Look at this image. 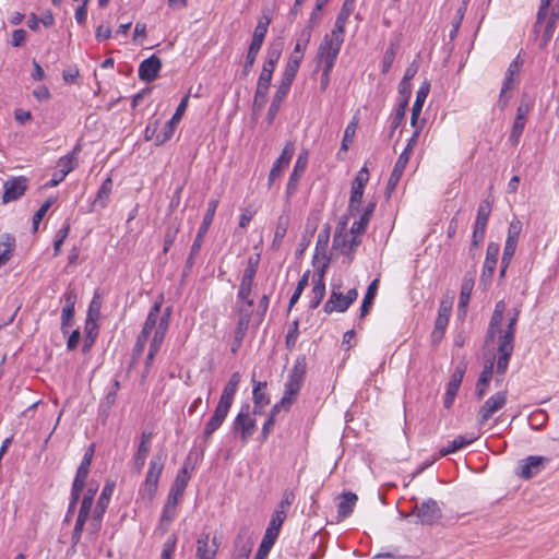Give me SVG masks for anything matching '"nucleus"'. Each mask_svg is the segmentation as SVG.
Listing matches in <instances>:
<instances>
[{"label": "nucleus", "instance_id": "nucleus-1", "mask_svg": "<svg viewBox=\"0 0 559 559\" xmlns=\"http://www.w3.org/2000/svg\"><path fill=\"white\" fill-rule=\"evenodd\" d=\"M552 0H540V5L536 16V23L534 25V32L539 33L543 27L542 38L539 43V47L542 49L546 48L549 41L551 40L557 20L559 19V7H551Z\"/></svg>", "mask_w": 559, "mask_h": 559}, {"label": "nucleus", "instance_id": "nucleus-2", "mask_svg": "<svg viewBox=\"0 0 559 559\" xmlns=\"http://www.w3.org/2000/svg\"><path fill=\"white\" fill-rule=\"evenodd\" d=\"M307 372V361L305 356L296 358L294 366L288 372L284 385V394L281 399V405L294 404L299 395Z\"/></svg>", "mask_w": 559, "mask_h": 559}, {"label": "nucleus", "instance_id": "nucleus-3", "mask_svg": "<svg viewBox=\"0 0 559 559\" xmlns=\"http://www.w3.org/2000/svg\"><path fill=\"white\" fill-rule=\"evenodd\" d=\"M344 35L343 33H336L334 29L330 34L324 35L316 56L317 67L334 68L344 43Z\"/></svg>", "mask_w": 559, "mask_h": 559}, {"label": "nucleus", "instance_id": "nucleus-4", "mask_svg": "<svg viewBox=\"0 0 559 559\" xmlns=\"http://www.w3.org/2000/svg\"><path fill=\"white\" fill-rule=\"evenodd\" d=\"M217 205H218V200L217 199L210 200L209 203H207L206 213H205V215L203 217L201 226L198 229L197 236H195V238L193 240V243H192V246L190 248L189 255H188V258L186 260V265H185V269L182 271V276L183 277L188 276V274L190 273L191 269L194 265L195 257L199 254V251H200V249L202 247L204 237H205V235H206L211 224L213 223V218H214Z\"/></svg>", "mask_w": 559, "mask_h": 559}, {"label": "nucleus", "instance_id": "nucleus-5", "mask_svg": "<svg viewBox=\"0 0 559 559\" xmlns=\"http://www.w3.org/2000/svg\"><path fill=\"white\" fill-rule=\"evenodd\" d=\"M166 454L158 452L150 461L145 480L140 488V495L152 502L157 493L158 483L164 469Z\"/></svg>", "mask_w": 559, "mask_h": 559}, {"label": "nucleus", "instance_id": "nucleus-6", "mask_svg": "<svg viewBox=\"0 0 559 559\" xmlns=\"http://www.w3.org/2000/svg\"><path fill=\"white\" fill-rule=\"evenodd\" d=\"M269 24L270 19L267 16H263L258 21V24L253 31L251 43L246 55L245 63L240 72V79H247L250 72L252 71L253 64L255 62V59L259 55V51L263 45L265 35L267 33Z\"/></svg>", "mask_w": 559, "mask_h": 559}, {"label": "nucleus", "instance_id": "nucleus-7", "mask_svg": "<svg viewBox=\"0 0 559 559\" xmlns=\"http://www.w3.org/2000/svg\"><path fill=\"white\" fill-rule=\"evenodd\" d=\"M257 430V420L250 415V405L243 404L231 424V432L241 444H247Z\"/></svg>", "mask_w": 559, "mask_h": 559}, {"label": "nucleus", "instance_id": "nucleus-8", "mask_svg": "<svg viewBox=\"0 0 559 559\" xmlns=\"http://www.w3.org/2000/svg\"><path fill=\"white\" fill-rule=\"evenodd\" d=\"M409 515H415L421 525L432 526L442 519V509L437 500L428 498L420 503L416 502L412 511L403 516Z\"/></svg>", "mask_w": 559, "mask_h": 559}, {"label": "nucleus", "instance_id": "nucleus-9", "mask_svg": "<svg viewBox=\"0 0 559 559\" xmlns=\"http://www.w3.org/2000/svg\"><path fill=\"white\" fill-rule=\"evenodd\" d=\"M507 404V391H498L487 399L477 414V425L483 427L498 411Z\"/></svg>", "mask_w": 559, "mask_h": 559}, {"label": "nucleus", "instance_id": "nucleus-10", "mask_svg": "<svg viewBox=\"0 0 559 559\" xmlns=\"http://www.w3.org/2000/svg\"><path fill=\"white\" fill-rule=\"evenodd\" d=\"M28 182L29 180L25 176L9 178L3 183L2 203L8 204L21 199L28 189Z\"/></svg>", "mask_w": 559, "mask_h": 559}, {"label": "nucleus", "instance_id": "nucleus-11", "mask_svg": "<svg viewBox=\"0 0 559 559\" xmlns=\"http://www.w3.org/2000/svg\"><path fill=\"white\" fill-rule=\"evenodd\" d=\"M188 103H189V95H186L180 100V103H179L178 107L176 108V111L173 115V117L170 118V120H168L165 123L164 128L156 135V145H163L164 143L168 142L173 138L177 124L179 123L183 114L187 110Z\"/></svg>", "mask_w": 559, "mask_h": 559}, {"label": "nucleus", "instance_id": "nucleus-12", "mask_svg": "<svg viewBox=\"0 0 559 559\" xmlns=\"http://www.w3.org/2000/svg\"><path fill=\"white\" fill-rule=\"evenodd\" d=\"M195 463L192 461V452L186 457L182 467L178 471L176 478L168 493L181 498L191 478V472L194 469Z\"/></svg>", "mask_w": 559, "mask_h": 559}, {"label": "nucleus", "instance_id": "nucleus-13", "mask_svg": "<svg viewBox=\"0 0 559 559\" xmlns=\"http://www.w3.org/2000/svg\"><path fill=\"white\" fill-rule=\"evenodd\" d=\"M550 462L547 456L530 455L521 461L520 476L524 479H531L538 475Z\"/></svg>", "mask_w": 559, "mask_h": 559}, {"label": "nucleus", "instance_id": "nucleus-14", "mask_svg": "<svg viewBox=\"0 0 559 559\" xmlns=\"http://www.w3.org/2000/svg\"><path fill=\"white\" fill-rule=\"evenodd\" d=\"M181 498L168 493L166 503L163 508L160 519L158 522L157 530L162 532V534H165L168 532L170 524L174 522V520L177 516V506L179 503V500Z\"/></svg>", "mask_w": 559, "mask_h": 559}, {"label": "nucleus", "instance_id": "nucleus-15", "mask_svg": "<svg viewBox=\"0 0 559 559\" xmlns=\"http://www.w3.org/2000/svg\"><path fill=\"white\" fill-rule=\"evenodd\" d=\"M308 164V152H301L295 163L294 169L289 176L286 186V199L289 200L297 190L301 175L305 173Z\"/></svg>", "mask_w": 559, "mask_h": 559}, {"label": "nucleus", "instance_id": "nucleus-16", "mask_svg": "<svg viewBox=\"0 0 559 559\" xmlns=\"http://www.w3.org/2000/svg\"><path fill=\"white\" fill-rule=\"evenodd\" d=\"M281 528L282 526L281 525H277V523L275 522H270L266 530H265V533H264V536L262 538V542L258 548V551L254 556V559H266L272 547L274 546L278 535H280V532H281Z\"/></svg>", "mask_w": 559, "mask_h": 559}, {"label": "nucleus", "instance_id": "nucleus-17", "mask_svg": "<svg viewBox=\"0 0 559 559\" xmlns=\"http://www.w3.org/2000/svg\"><path fill=\"white\" fill-rule=\"evenodd\" d=\"M162 69V60L152 55L144 59L139 66V79L143 82L150 83L158 78Z\"/></svg>", "mask_w": 559, "mask_h": 559}, {"label": "nucleus", "instance_id": "nucleus-18", "mask_svg": "<svg viewBox=\"0 0 559 559\" xmlns=\"http://www.w3.org/2000/svg\"><path fill=\"white\" fill-rule=\"evenodd\" d=\"M230 408L217 403L213 415L210 417L203 429V439L207 442L213 433L223 425Z\"/></svg>", "mask_w": 559, "mask_h": 559}, {"label": "nucleus", "instance_id": "nucleus-19", "mask_svg": "<svg viewBox=\"0 0 559 559\" xmlns=\"http://www.w3.org/2000/svg\"><path fill=\"white\" fill-rule=\"evenodd\" d=\"M500 251V246L497 242H489L486 250V258L483 265V272L480 275V281L484 283L490 282L492 275L495 273L498 255Z\"/></svg>", "mask_w": 559, "mask_h": 559}, {"label": "nucleus", "instance_id": "nucleus-20", "mask_svg": "<svg viewBox=\"0 0 559 559\" xmlns=\"http://www.w3.org/2000/svg\"><path fill=\"white\" fill-rule=\"evenodd\" d=\"M295 152V145L293 142H287L284 146L282 154L275 160L270 175H269V183L271 185L282 173V170L287 167L293 158Z\"/></svg>", "mask_w": 559, "mask_h": 559}, {"label": "nucleus", "instance_id": "nucleus-21", "mask_svg": "<svg viewBox=\"0 0 559 559\" xmlns=\"http://www.w3.org/2000/svg\"><path fill=\"white\" fill-rule=\"evenodd\" d=\"M152 437L153 433L151 431L144 430L141 435V441L133 457V468L136 473H140L145 465L146 457L151 450Z\"/></svg>", "mask_w": 559, "mask_h": 559}, {"label": "nucleus", "instance_id": "nucleus-22", "mask_svg": "<svg viewBox=\"0 0 559 559\" xmlns=\"http://www.w3.org/2000/svg\"><path fill=\"white\" fill-rule=\"evenodd\" d=\"M408 160H409V156H407L406 153L400 154V156L393 167V170L390 175V178L388 180V185L385 188V197L388 199L391 197V193L395 190Z\"/></svg>", "mask_w": 559, "mask_h": 559}, {"label": "nucleus", "instance_id": "nucleus-23", "mask_svg": "<svg viewBox=\"0 0 559 559\" xmlns=\"http://www.w3.org/2000/svg\"><path fill=\"white\" fill-rule=\"evenodd\" d=\"M493 368H495V360L493 359L488 360L479 374V378H478V380L476 382V386H475V395L478 400H481L488 391V386H489V383H490V381L492 379V374H493Z\"/></svg>", "mask_w": 559, "mask_h": 559}, {"label": "nucleus", "instance_id": "nucleus-24", "mask_svg": "<svg viewBox=\"0 0 559 559\" xmlns=\"http://www.w3.org/2000/svg\"><path fill=\"white\" fill-rule=\"evenodd\" d=\"M295 500V495L292 490H285L283 497L274 510L270 522H275L277 525H283L287 516V511Z\"/></svg>", "mask_w": 559, "mask_h": 559}, {"label": "nucleus", "instance_id": "nucleus-25", "mask_svg": "<svg viewBox=\"0 0 559 559\" xmlns=\"http://www.w3.org/2000/svg\"><path fill=\"white\" fill-rule=\"evenodd\" d=\"M82 150L81 144H76L73 150L64 156H61L57 162L58 171L61 178H66L78 166V155Z\"/></svg>", "mask_w": 559, "mask_h": 559}, {"label": "nucleus", "instance_id": "nucleus-26", "mask_svg": "<svg viewBox=\"0 0 559 559\" xmlns=\"http://www.w3.org/2000/svg\"><path fill=\"white\" fill-rule=\"evenodd\" d=\"M430 91V83L428 81H424L420 87L418 88L416 93V99L412 108V116H411V124L413 128H416L418 123V118L420 116V112L423 110V106L427 99V96Z\"/></svg>", "mask_w": 559, "mask_h": 559}, {"label": "nucleus", "instance_id": "nucleus-27", "mask_svg": "<svg viewBox=\"0 0 559 559\" xmlns=\"http://www.w3.org/2000/svg\"><path fill=\"white\" fill-rule=\"evenodd\" d=\"M210 535L204 534L201 535L197 540V550L195 557L197 559H215L218 545L216 544V539L213 538L212 546L209 545Z\"/></svg>", "mask_w": 559, "mask_h": 559}, {"label": "nucleus", "instance_id": "nucleus-28", "mask_svg": "<svg viewBox=\"0 0 559 559\" xmlns=\"http://www.w3.org/2000/svg\"><path fill=\"white\" fill-rule=\"evenodd\" d=\"M478 439V436H475L474 433H467L464 436H457L452 441L449 442V444L444 448H442L439 452L440 456H447L449 454L455 453L463 448L472 444L474 441Z\"/></svg>", "mask_w": 559, "mask_h": 559}, {"label": "nucleus", "instance_id": "nucleus-29", "mask_svg": "<svg viewBox=\"0 0 559 559\" xmlns=\"http://www.w3.org/2000/svg\"><path fill=\"white\" fill-rule=\"evenodd\" d=\"M112 179L107 177L100 185L95 199L91 204V212L97 209H105L108 204L109 197L112 190Z\"/></svg>", "mask_w": 559, "mask_h": 559}, {"label": "nucleus", "instance_id": "nucleus-30", "mask_svg": "<svg viewBox=\"0 0 559 559\" xmlns=\"http://www.w3.org/2000/svg\"><path fill=\"white\" fill-rule=\"evenodd\" d=\"M96 491H97V486H95V487L90 486L88 487V489L84 493L83 499L81 501L79 514H78V518H76L75 522H79V523H82V524L86 523V521L88 520V518L91 515V512H92V507H93V502H94V498H95Z\"/></svg>", "mask_w": 559, "mask_h": 559}, {"label": "nucleus", "instance_id": "nucleus-31", "mask_svg": "<svg viewBox=\"0 0 559 559\" xmlns=\"http://www.w3.org/2000/svg\"><path fill=\"white\" fill-rule=\"evenodd\" d=\"M515 331L504 328L497 331V353H513L515 343Z\"/></svg>", "mask_w": 559, "mask_h": 559}, {"label": "nucleus", "instance_id": "nucleus-32", "mask_svg": "<svg viewBox=\"0 0 559 559\" xmlns=\"http://www.w3.org/2000/svg\"><path fill=\"white\" fill-rule=\"evenodd\" d=\"M251 319V311H247L243 314H240L236 329H235V335H234V342L231 346V352L235 354L238 348L241 346V343L243 341V337L246 336L249 323Z\"/></svg>", "mask_w": 559, "mask_h": 559}, {"label": "nucleus", "instance_id": "nucleus-33", "mask_svg": "<svg viewBox=\"0 0 559 559\" xmlns=\"http://www.w3.org/2000/svg\"><path fill=\"white\" fill-rule=\"evenodd\" d=\"M358 497L354 492H344L341 497V500L337 504V519L338 521L348 518L356 506Z\"/></svg>", "mask_w": 559, "mask_h": 559}, {"label": "nucleus", "instance_id": "nucleus-34", "mask_svg": "<svg viewBox=\"0 0 559 559\" xmlns=\"http://www.w3.org/2000/svg\"><path fill=\"white\" fill-rule=\"evenodd\" d=\"M348 305L346 304L345 296L342 293L333 289L328 301L323 306V310L325 313L330 314L334 311L345 312L348 309Z\"/></svg>", "mask_w": 559, "mask_h": 559}, {"label": "nucleus", "instance_id": "nucleus-35", "mask_svg": "<svg viewBox=\"0 0 559 559\" xmlns=\"http://www.w3.org/2000/svg\"><path fill=\"white\" fill-rule=\"evenodd\" d=\"M369 180V173L366 167H362L356 175L350 190V197H353V203L358 199H362L365 186Z\"/></svg>", "mask_w": 559, "mask_h": 559}, {"label": "nucleus", "instance_id": "nucleus-36", "mask_svg": "<svg viewBox=\"0 0 559 559\" xmlns=\"http://www.w3.org/2000/svg\"><path fill=\"white\" fill-rule=\"evenodd\" d=\"M253 382V391H252V401L255 405V408H264L270 403V397L266 393L267 383L265 381H255Z\"/></svg>", "mask_w": 559, "mask_h": 559}, {"label": "nucleus", "instance_id": "nucleus-37", "mask_svg": "<svg viewBox=\"0 0 559 559\" xmlns=\"http://www.w3.org/2000/svg\"><path fill=\"white\" fill-rule=\"evenodd\" d=\"M355 1L356 0H344L341 11L336 16V21L333 28L334 31H336V33L345 34V25L348 17L350 16L355 9Z\"/></svg>", "mask_w": 559, "mask_h": 559}, {"label": "nucleus", "instance_id": "nucleus-38", "mask_svg": "<svg viewBox=\"0 0 559 559\" xmlns=\"http://www.w3.org/2000/svg\"><path fill=\"white\" fill-rule=\"evenodd\" d=\"M378 287H379L378 278L373 280L369 284L367 292L365 294V297L362 299L361 306H360V313H359L360 319H364L370 312L373 301H374V298H376V295H377V292H378Z\"/></svg>", "mask_w": 559, "mask_h": 559}, {"label": "nucleus", "instance_id": "nucleus-39", "mask_svg": "<svg viewBox=\"0 0 559 559\" xmlns=\"http://www.w3.org/2000/svg\"><path fill=\"white\" fill-rule=\"evenodd\" d=\"M160 308H162V301L154 302V305L151 307V309L148 311V314L146 317V320L144 322L142 331L139 333L140 335L148 338L153 329L156 326V323H157V320H158V317L160 313Z\"/></svg>", "mask_w": 559, "mask_h": 559}, {"label": "nucleus", "instance_id": "nucleus-40", "mask_svg": "<svg viewBox=\"0 0 559 559\" xmlns=\"http://www.w3.org/2000/svg\"><path fill=\"white\" fill-rule=\"evenodd\" d=\"M76 300V290L71 285H69L60 298V301L63 302L61 314H66L67 317H74Z\"/></svg>", "mask_w": 559, "mask_h": 559}, {"label": "nucleus", "instance_id": "nucleus-41", "mask_svg": "<svg viewBox=\"0 0 559 559\" xmlns=\"http://www.w3.org/2000/svg\"><path fill=\"white\" fill-rule=\"evenodd\" d=\"M14 248L15 237L3 234L0 238V267L11 259Z\"/></svg>", "mask_w": 559, "mask_h": 559}, {"label": "nucleus", "instance_id": "nucleus-42", "mask_svg": "<svg viewBox=\"0 0 559 559\" xmlns=\"http://www.w3.org/2000/svg\"><path fill=\"white\" fill-rule=\"evenodd\" d=\"M522 63L523 61L520 59V56H518L509 64L502 82V86H504V90H512L514 87V81L521 71Z\"/></svg>", "mask_w": 559, "mask_h": 559}, {"label": "nucleus", "instance_id": "nucleus-43", "mask_svg": "<svg viewBox=\"0 0 559 559\" xmlns=\"http://www.w3.org/2000/svg\"><path fill=\"white\" fill-rule=\"evenodd\" d=\"M288 225H289L288 215H284V214L281 215L277 219L276 229H275L274 238L272 241V248L274 250L280 249L282 241L287 233Z\"/></svg>", "mask_w": 559, "mask_h": 559}, {"label": "nucleus", "instance_id": "nucleus-44", "mask_svg": "<svg viewBox=\"0 0 559 559\" xmlns=\"http://www.w3.org/2000/svg\"><path fill=\"white\" fill-rule=\"evenodd\" d=\"M452 310V301L448 299H442L439 305L438 316L435 322V325L438 329H447L450 316Z\"/></svg>", "mask_w": 559, "mask_h": 559}, {"label": "nucleus", "instance_id": "nucleus-45", "mask_svg": "<svg viewBox=\"0 0 559 559\" xmlns=\"http://www.w3.org/2000/svg\"><path fill=\"white\" fill-rule=\"evenodd\" d=\"M311 38V27H305L299 34V37L297 38L296 45L294 47V50L290 56L297 57L302 60L305 50L310 41Z\"/></svg>", "mask_w": 559, "mask_h": 559}, {"label": "nucleus", "instance_id": "nucleus-46", "mask_svg": "<svg viewBox=\"0 0 559 559\" xmlns=\"http://www.w3.org/2000/svg\"><path fill=\"white\" fill-rule=\"evenodd\" d=\"M503 316L504 314L499 312H492L485 336L486 344H489L490 342H493L496 340L497 331L503 330V328L501 326Z\"/></svg>", "mask_w": 559, "mask_h": 559}, {"label": "nucleus", "instance_id": "nucleus-47", "mask_svg": "<svg viewBox=\"0 0 559 559\" xmlns=\"http://www.w3.org/2000/svg\"><path fill=\"white\" fill-rule=\"evenodd\" d=\"M312 289L309 301V308L311 310L317 309L325 296V283L321 281H312Z\"/></svg>", "mask_w": 559, "mask_h": 559}, {"label": "nucleus", "instance_id": "nucleus-48", "mask_svg": "<svg viewBox=\"0 0 559 559\" xmlns=\"http://www.w3.org/2000/svg\"><path fill=\"white\" fill-rule=\"evenodd\" d=\"M526 120L523 118L515 117L513 121V126L511 128L510 134H509V143L512 146H516L520 142V139L523 134V131L525 129Z\"/></svg>", "mask_w": 559, "mask_h": 559}, {"label": "nucleus", "instance_id": "nucleus-49", "mask_svg": "<svg viewBox=\"0 0 559 559\" xmlns=\"http://www.w3.org/2000/svg\"><path fill=\"white\" fill-rule=\"evenodd\" d=\"M357 126H358V118L356 116H354L353 120L345 128L344 136H343L342 144H341V151L346 152L348 150L349 143H352L355 138Z\"/></svg>", "mask_w": 559, "mask_h": 559}, {"label": "nucleus", "instance_id": "nucleus-50", "mask_svg": "<svg viewBox=\"0 0 559 559\" xmlns=\"http://www.w3.org/2000/svg\"><path fill=\"white\" fill-rule=\"evenodd\" d=\"M491 213V202L489 200L484 201L477 209V216L474 225L487 227L488 219Z\"/></svg>", "mask_w": 559, "mask_h": 559}, {"label": "nucleus", "instance_id": "nucleus-51", "mask_svg": "<svg viewBox=\"0 0 559 559\" xmlns=\"http://www.w3.org/2000/svg\"><path fill=\"white\" fill-rule=\"evenodd\" d=\"M473 287L474 280L472 277L467 278V276H465L461 286L459 308H464L469 302Z\"/></svg>", "mask_w": 559, "mask_h": 559}, {"label": "nucleus", "instance_id": "nucleus-52", "mask_svg": "<svg viewBox=\"0 0 559 559\" xmlns=\"http://www.w3.org/2000/svg\"><path fill=\"white\" fill-rule=\"evenodd\" d=\"M88 472H90V468H87V467H82V466L78 467L76 474H75V477L73 479L72 487H71L72 491L82 493V491L85 487Z\"/></svg>", "mask_w": 559, "mask_h": 559}, {"label": "nucleus", "instance_id": "nucleus-53", "mask_svg": "<svg viewBox=\"0 0 559 559\" xmlns=\"http://www.w3.org/2000/svg\"><path fill=\"white\" fill-rule=\"evenodd\" d=\"M286 96L287 95L284 94L283 92H278V91L275 92L272 103L269 107V111H267L266 118H267L269 124H271L274 121V119L280 110L281 104L285 99Z\"/></svg>", "mask_w": 559, "mask_h": 559}, {"label": "nucleus", "instance_id": "nucleus-54", "mask_svg": "<svg viewBox=\"0 0 559 559\" xmlns=\"http://www.w3.org/2000/svg\"><path fill=\"white\" fill-rule=\"evenodd\" d=\"M52 203H53V199L49 198L35 212V214L33 216V219H32L33 233H36L38 230V227H39V224H40L41 219L44 218V216L46 215V213L48 212V210L50 209Z\"/></svg>", "mask_w": 559, "mask_h": 559}, {"label": "nucleus", "instance_id": "nucleus-55", "mask_svg": "<svg viewBox=\"0 0 559 559\" xmlns=\"http://www.w3.org/2000/svg\"><path fill=\"white\" fill-rule=\"evenodd\" d=\"M237 390H238L237 385L230 384L227 382L223 389V392H222L218 403L226 407L231 408V405L234 403V397L236 395Z\"/></svg>", "mask_w": 559, "mask_h": 559}, {"label": "nucleus", "instance_id": "nucleus-56", "mask_svg": "<svg viewBox=\"0 0 559 559\" xmlns=\"http://www.w3.org/2000/svg\"><path fill=\"white\" fill-rule=\"evenodd\" d=\"M85 332H86V336H85L84 344H83V352L90 350V348L92 347V345L95 342V337L97 335L96 323L86 321Z\"/></svg>", "mask_w": 559, "mask_h": 559}, {"label": "nucleus", "instance_id": "nucleus-57", "mask_svg": "<svg viewBox=\"0 0 559 559\" xmlns=\"http://www.w3.org/2000/svg\"><path fill=\"white\" fill-rule=\"evenodd\" d=\"M534 107V102L527 97L526 94H524L519 103V106L516 108L515 117L523 118L526 120L528 114Z\"/></svg>", "mask_w": 559, "mask_h": 559}, {"label": "nucleus", "instance_id": "nucleus-58", "mask_svg": "<svg viewBox=\"0 0 559 559\" xmlns=\"http://www.w3.org/2000/svg\"><path fill=\"white\" fill-rule=\"evenodd\" d=\"M283 50V41L282 39H277L270 44L266 50L265 59L278 62Z\"/></svg>", "mask_w": 559, "mask_h": 559}, {"label": "nucleus", "instance_id": "nucleus-59", "mask_svg": "<svg viewBox=\"0 0 559 559\" xmlns=\"http://www.w3.org/2000/svg\"><path fill=\"white\" fill-rule=\"evenodd\" d=\"M406 110H407V107H405V102H400L396 109H395V114H394V117L391 121V134L394 132V130H396L401 124L402 122L404 121L405 119V114H406Z\"/></svg>", "mask_w": 559, "mask_h": 559}, {"label": "nucleus", "instance_id": "nucleus-60", "mask_svg": "<svg viewBox=\"0 0 559 559\" xmlns=\"http://www.w3.org/2000/svg\"><path fill=\"white\" fill-rule=\"evenodd\" d=\"M465 371H466L465 362H460L459 365H456L454 371L452 372V374L450 377V381L448 384L460 389L461 383L464 378V374H465Z\"/></svg>", "mask_w": 559, "mask_h": 559}, {"label": "nucleus", "instance_id": "nucleus-61", "mask_svg": "<svg viewBox=\"0 0 559 559\" xmlns=\"http://www.w3.org/2000/svg\"><path fill=\"white\" fill-rule=\"evenodd\" d=\"M513 353H498V359L496 365V373L503 377L508 370L510 359Z\"/></svg>", "mask_w": 559, "mask_h": 559}, {"label": "nucleus", "instance_id": "nucleus-62", "mask_svg": "<svg viewBox=\"0 0 559 559\" xmlns=\"http://www.w3.org/2000/svg\"><path fill=\"white\" fill-rule=\"evenodd\" d=\"M114 489H115V483L107 481L105 484V486L103 487V490H102L96 503L108 508Z\"/></svg>", "mask_w": 559, "mask_h": 559}, {"label": "nucleus", "instance_id": "nucleus-63", "mask_svg": "<svg viewBox=\"0 0 559 559\" xmlns=\"http://www.w3.org/2000/svg\"><path fill=\"white\" fill-rule=\"evenodd\" d=\"M147 337L143 336L142 335H138L136 337V342H135V345L133 347V350H132V360H131V364H130V368H133L134 365L136 364V361L139 360V358L141 357L143 350H144V347L146 345V342H147Z\"/></svg>", "mask_w": 559, "mask_h": 559}, {"label": "nucleus", "instance_id": "nucleus-64", "mask_svg": "<svg viewBox=\"0 0 559 559\" xmlns=\"http://www.w3.org/2000/svg\"><path fill=\"white\" fill-rule=\"evenodd\" d=\"M301 61L302 60H300L298 56H290L283 73L295 79L301 64Z\"/></svg>", "mask_w": 559, "mask_h": 559}]
</instances>
